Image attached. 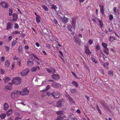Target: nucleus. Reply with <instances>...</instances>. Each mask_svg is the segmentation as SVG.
Instances as JSON below:
<instances>
[{
    "mask_svg": "<svg viewBox=\"0 0 120 120\" xmlns=\"http://www.w3.org/2000/svg\"><path fill=\"white\" fill-rule=\"evenodd\" d=\"M100 103L103 106L105 110H106L109 112L110 111V109L108 106L107 105L106 103L105 102L103 101H100Z\"/></svg>",
    "mask_w": 120,
    "mask_h": 120,
    "instance_id": "nucleus-1",
    "label": "nucleus"
},
{
    "mask_svg": "<svg viewBox=\"0 0 120 120\" xmlns=\"http://www.w3.org/2000/svg\"><path fill=\"white\" fill-rule=\"evenodd\" d=\"M85 53L89 55L91 54V52L88 48L85 47Z\"/></svg>",
    "mask_w": 120,
    "mask_h": 120,
    "instance_id": "nucleus-20",
    "label": "nucleus"
},
{
    "mask_svg": "<svg viewBox=\"0 0 120 120\" xmlns=\"http://www.w3.org/2000/svg\"><path fill=\"white\" fill-rule=\"evenodd\" d=\"M103 51L104 53L106 55L109 54V50L108 48H105L103 49Z\"/></svg>",
    "mask_w": 120,
    "mask_h": 120,
    "instance_id": "nucleus-23",
    "label": "nucleus"
},
{
    "mask_svg": "<svg viewBox=\"0 0 120 120\" xmlns=\"http://www.w3.org/2000/svg\"><path fill=\"white\" fill-rule=\"evenodd\" d=\"M68 119L69 120H77V119L73 114L69 116Z\"/></svg>",
    "mask_w": 120,
    "mask_h": 120,
    "instance_id": "nucleus-13",
    "label": "nucleus"
},
{
    "mask_svg": "<svg viewBox=\"0 0 120 120\" xmlns=\"http://www.w3.org/2000/svg\"><path fill=\"white\" fill-rule=\"evenodd\" d=\"M42 7L44 9L45 11H47L48 10V9L47 7L45 5H42Z\"/></svg>",
    "mask_w": 120,
    "mask_h": 120,
    "instance_id": "nucleus-36",
    "label": "nucleus"
},
{
    "mask_svg": "<svg viewBox=\"0 0 120 120\" xmlns=\"http://www.w3.org/2000/svg\"><path fill=\"white\" fill-rule=\"evenodd\" d=\"M113 11H114V12H115V13H116V7H114L113 8Z\"/></svg>",
    "mask_w": 120,
    "mask_h": 120,
    "instance_id": "nucleus-62",
    "label": "nucleus"
},
{
    "mask_svg": "<svg viewBox=\"0 0 120 120\" xmlns=\"http://www.w3.org/2000/svg\"><path fill=\"white\" fill-rule=\"evenodd\" d=\"M50 69L51 73H54L55 72V69L51 68Z\"/></svg>",
    "mask_w": 120,
    "mask_h": 120,
    "instance_id": "nucleus-42",
    "label": "nucleus"
},
{
    "mask_svg": "<svg viewBox=\"0 0 120 120\" xmlns=\"http://www.w3.org/2000/svg\"><path fill=\"white\" fill-rule=\"evenodd\" d=\"M63 117V116H62L61 115H59L57 117V119L55 120H61L62 119Z\"/></svg>",
    "mask_w": 120,
    "mask_h": 120,
    "instance_id": "nucleus-30",
    "label": "nucleus"
},
{
    "mask_svg": "<svg viewBox=\"0 0 120 120\" xmlns=\"http://www.w3.org/2000/svg\"><path fill=\"white\" fill-rule=\"evenodd\" d=\"M64 112L63 110H61L59 111H57L56 114L58 115H61L62 116H63V115H64Z\"/></svg>",
    "mask_w": 120,
    "mask_h": 120,
    "instance_id": "nucleus-17",
    "label": "nucleus"
},
{
    "mask_svg": "<svg viewBox=\"0 0 120 120\" xmlns=\"http://www.w3.org/2000/svg\"><path fill=\"white\" fill-rule=\"evenodd\" d=\"M103 64L104 67L105 68H108V66L109 65V64L108 62H106V63H103Z\"/></svg>",
    "mask_w": 120,
    "mask_h": 120,
    "instance_id": "nucleus-28",
    "label": "nucleus"
},
{
    "mask_svg": "<svg viewBox=\"0 0 120 120\" xmlns=\"http://www.w3.org/2000/svg\"><path fill=\"white\" fill-rule=\"evenodd\" d=\"M15 120H21V118L18 117L15 118Z\"/></svg>",
    "mask_w": 120,
    "mask_h": 120,
    "instance_id": "nucleus-59",
    "label": "nucleus"
},
{
    "mask_svg": "<svg viewBox=\"0 0 120 120\" xmlns=\"http://www.w3.org/2000/svg\"><path fill=\"white\" fill-rule=\"evenodd\" d=\"M76 19V18L75 17L73 18L72 19L71 24L74 28H75V26Z\"/></svg>",
    "mask_w": 120,
    "mask_h": 120,
    "instance_id": "nucleus-12",
    "label": "nucleus"
},
{
    "mask_svg": "<svg viewBox=\"0 0 120 120\" xmlns=\"http://www.w3.org/2000/svg\"><path fill=\"white\" fill-rule=\"evenodd\" d=\"M13 17V21H16L18 18V15L15 13H13L12 15Z\"/></svg>",
    "mask_w": 120,
    "mask_h": 120,
    "instance_id": "nucleus-18",
    "label": "nucleus"
},
{
    "mask_svg": "<svg viewBox=\"0 0 120 120\" xmlns=\"http://www.w3.org/2000/svg\"><path fill=\"white\" fill-rule=\"evenodd\" d=\"M16 41L15 40L12 43V46H14L15 45V44L16 43Z\"/></svg>",
    "mask_w": 120,
    "mask_h": 120,
    "instance_id": "nucleus-54",
    "label": "nucleus"
},
{
    "mask_svg": "<svg viewBox=\"0 0 120 120\" xmlns=\"http://www.w3.org/2000/svg\"><path fill=\"white\" fill-rule=\"evenodd\" d=\"M75 42L77 43L78 45H80V41L79 39L78 38H75Z\"/></svg>",
    "mask_w": 120,
    "mask_h": 120,
    "instance_id": "nucleus-25",
    "label": "nucleus"
},
{
    "mask_svg": "<svg viewBox=\"0 0 120 120\" xmlns=\"http://www.w3.org/2000/svg\"><path fill=\"white\" fill-rule=\"evenodd\" d=\"M15 63H13L12 64V68H11V70H12L13 69H14V67L15 66Z\"/></svg>",
    "mask_w": 120,
    "mask_h": 120,
    "instance_id": "nucleus-63",
    "label": "nucleus"
},
{
    "mask_svg": "<svg viewBox=\"0 0 120 120\" xmlns=\"http://www.w3.org/2000/svg\"><path fill=\"white\" fill-rule=\"evenodd\" d=\"M0 4L4 8H8L9 7L8 4L7 3L2 1L0 2Z\"/></svg>",
    "mask_w": 120,
    "mask_h": 120,
    "instance_id": "nucleus-10",
    "label": "nucleus"
},
{
    "mask_svg": "<svg viewBox=\"0 0 120 120\" xmlns=\"http://www.w3.org/2000/svg\"><path fill=\"white\" fill-rule=\"evenodd\" d=\"M72 83L74 84L77 87L78 85V83L75 81H73L72 82Z\"/></svg>",
    "mask_w": 120,
    "mask_h": 120,
    "instance_id": "nucleus-35",
    "label": "nucleus"
},
{
    "mask_svg": "<svg viewBox=\"0 0 120 120\" xmlns=\"http://www.w3.org/2000/svg\"><path fill=\"white\" fill-rule=\"evenodd\" d=\"M71 93H76L77 91L75 89H74L71 90Z\"/></svg>",
    "mask_w": 120,
    "mask_h": 120,
    "instance_id": "nucleus-38",
    "label": "nucleus"
},
{
    "mask_svg": "<svg viewBox=\"0 0 120 120\" xmlns=\"http://www.w3.org/2000/svg\"><path fill=\"white\" fill-rule=\"evenodd\" d=\"M5 88L7 90H10L11 89L10 87L9 86H5Z\"/></svg>",
    "mask_w": 120,
    "mask_h": 120,
    "instance_id": "nucleus-53",
    "label": "nucleus"
},
{
    "mask_svg": "<svg viewBox=\"0 0 120 120\" xmlns=\"http://www.w3.org/2000/svg\"><path fill=\"white\" fill-rule=\"evenodd\" d=\"M113 71H112L111 70L109 71L108 72V73L109 75L111 76H113Z\"/></svg>",
    "mask_w": 120,
    "mask_h": 120,
    "instance_id": "nucleus-34",
    "label": "nucleus"
},
{
    "mask_svg": "<svg viewBox=\"0 0 120 120\" xmlns=\"http://www.w3.org/2000/svg\"><path fill=\"white\" fill-rule=\"evenodd\" d=\"M52 86L54 88H59L61 87V85L56 82H53L51 84Z\"/></svg>",
    "mask_w": 120,
    "mask_h": 120,
    "instance_id": "nucleus-8",
    "label": "nucleus"
},
{
    "mask_svg": "<svg viewBox=\"0 0 120 120\" xmlns=\"http://www.w3.org/2000/svg\"><path fill=\"white\" fill-rule=\"evenodd\" d=\"M4 78L7 81H9L10 79V78L9 77L7 76L5 77Z\"/></svg>",
    "mask_w": 120,
    "mask_h": 120,
    "instance_id": "nucleus-50",
    "label": "nucleus"
},
{
    "mask_svg": "<svg viewBox=\"0 0 120 120\" xmlns=\"http://www.w3.org/2000/svg\"><path fill=\"white\" fill-rule=\"evenodd\" d=\"M52 77L55 80H58L59 79V76L58 74H53L52 75Z\"/></svg>",
    "mask_w": 120,
    "mask_h": 120,
    "instance_id": "nucleus-15",
    "label": "nucleus"
},
{
    "mask_svg": "<svg viewBox=\"0 0 120 120\" xmlns=\"http://www.w3.org/2000/svg\"><path fill=\"white\" fill-rule=\"evenodd\" d=\"M24 48L26 50H28L29 49V47L27 45H26L25 46Z\"/></svg>",
    "mask_w": 120,
    "mask_h": 120,
    "instance_id": "nucleus-60",
    "label": "nucleus"
},
{
    "mask_svg": "<svg viewBox=\"0 0 120 120\" xmlns=\"http://www.w3.org/2000/svg\"><path fill=\"white\" fill-rule=\"evenodd\" d=\"M92 61L94 62L95 63H98V61L96 60L95 59V58H93L92 59Z\"/></svg>",
    "mask_w": 120,
    "mask_h": 120,
    "instance_id": "nucleus-55",
    "label": "nucleus"
},
{
    "mask_svg": "<svg viewBox=\"0 0 120 120\" xmlns=\"http://www.w3.org/2000/svg\"><path fill=\"white\" fill-rule=\"evenodd\" d=\"M40 17L39 16V17H36V21L38 23H39L40 22Z\"/></svg>",
    "mask_w": 120,
    "mask_h": 120,
    "instance_id": "nucleus-33",
    "label": "nucleus"
},
{
    "mask_svg": "<svg viewBox=\"0 0 120 120\" xmlns=\"http://www.w3.org/2000/svg\"><path fill=\"white\" fill-rule=\"evenodd\" d=\"M99 7H100V11L102 15L104 14V7L102 5H100L99 6Z\"/></svg>",
    "mask_w": 120,
    "mask_h": 120,
    "instance_id": "nucleus-19",
    "label": "nucleus"
},
{
    "mask_svg": "<svg viewBox=\"0 0 120 120\" xmlns=\"http://www.w3.org/2000/svg\"><path fill=\"white\" fill-rule=\"evenodd\" d=\"M46 71L49 72L51 73L50 69L48 68L46 69Z\"/></svg>",
    "mask_w": 120,
    "mask_h": 120,
    "instance_id": "nucleus-64",
    "label": "nucleus"
},
{
    "mask_svg": "<svg viewBox=\"0 0 120 120\" xmlns=\"http://www.w3.org/2000/svg\"><path fill=\"white\" fill-rule=\"evenodd\" d=\"M5 49H6V51H9V47L7 46H5Z\"/></svg>",
    "mask_w": 120,
    "mask_h": 120,
    "instance_id": "nucleus-52",
    "label": "nucleus"
},
{
    "mask_svg": "<svg viewBox=\"0 0 120 120\" xmlns=\"http://www.w3.org/2000/svg\"><path fill=\"white\" fill-rule=\"evenodd\" d=\"M47 102L49 104H51L54 106L55 105V104L54 103L53 101H48Z\"/></svg>",
    "mask_w": 120,
    "mask_h": 120,
    "instance_id": "nucleus-39",
    "label": "nucleus"
},
{
    "mask_svg": "<svg viewBox=\"0 0 120 120\" xmlns=\"http://www.w3.org/2000/svg\"><path fill=\"white\" fill-rule=\"evenodd\" d=\"M71 72L72 74L74 76V77L76 78L77 79V77L76 76V74H75V73L72 72V71H71Z\"/></svg>",
    "mask_w": 120,
    "mask_h": 120,
    "instance_id": "nucleus-48",
    "label": "nucleus"
},
{
    "mask_svg": "<svg viewBox=\"0 0 120 120\" xmlns=\"http://www.w3.org/2000/svg\"><path fill=\"white\" fill-rule=\"evenodd\" d=\"M19 94L20 92L18 90H16L12 93L11 96L13 98H16L19 97Z\"/></svg>",
    "mask_w": 120,
    "mask_h": 120,
    "instance_id": "nucleus-2",
    "label": "nucleus"
},
{
    "mask_svg": "<svg viewBox=\"0 0 120 120\" xmlns=\"http://www.w3.org/2000/svg\"><path fill=\"white\" fill-rule=\"evenodd\" d=\"M27 65L30 66H32L33 64V63L31 61L28 60L27 62Z\"/></svg>",
    "mask_w": 120,
    "mask_h": 120,
    "instance_id": "nucleus-22",
    "label": "nucleus"
},
{
    "mask_svg": "<svg viewBox=\"0 0 120 120\" xmlns=\"http://www.w3.org/2000/svg\"><path fill=\"white\" fill-rule=\"evenodd\" d=\"M0 73L1 74H3L5 72V71L2 68H1L0 69Z\"/></svg>",
    "mask_w": 120,
    "mask_h": 120,
    "instance_id": "nucleus-46",
    "label": "nucleus"
},
{
    "mask_svg": "<svg viewBox=\"0 0 120 120\" xmlns=\"http://www.w3.org/2000/svg\"><path fill=\"white\" fill-rule=\"evenodd\" d=\"M32 55L34 57L36 58V59H39L38 57L36 55L34 54V53H32Z\"/></svg>",
    "mask_w": 120,
    "mask_h": 120,
    "instance_id": "nucleus-47",
    "label": "nucleus"
},
{
    "mask_svg": "<svg viewBox=\"0 0 120 120\" xmlns=\"http://www.w3.org/2000/svg\"><path fill=\"white\" fill-rule=\"evenodd\" d=\"M12 109H10L8 111H7L6 112L7 115L9 116L10 114H11L12 112Z\"/></svg>",
    "mask_w": 120,
    "mask_h": 120,
    "instance_id": "nucleus-27",
    "label": "nucleus"
},
{
    "mask_svg": "<svg viewBox=\"0 0 120 120\" xmlns=\"http://www.w3.org/2000/svg\"><path fill=\"white\" fill-rule=\"evenodd\" d=\"M89 44V45H91L93 42V41L91 39H90L88 41Z\"/></svg>",
    "mask_w": 120,
    "mask_h": 120,
    "instance_id": "nucleus-40",
    "label": "nucleus"
},
{
    "mask_svg": "<svg viewBox=\"0 0 120 120\" xmlns=\"http://www.w3.org/2000/svg\"><path fill=\"white\" fill-rule=\"evenodd\" d=\"M51 8L52 9H54L56 10V9L57 8L56 7V6L54 4L51 5Z\"/></svg>",
    "mask_w": 120,
    "mask_h": 120,
    "instance_id": "nucleus-31",
    "label": "nucleus"
},
{
    "mask_svg": "<svg viewBox=\"0 0 120 120\" xmlns=\"http://www.w3.org/2000/svg\"><path fill=\"white\" fill-rule=\"evenodd\" d=\"M40 69V68L38 66H37L36 67H32L31 70V71L34 72L37 70H39Z\"/></svg>",
    "mask_w": 120,
    "mask_h": 120,
    "instance_id": "nucleus-16",
    "label": "nucleus"
},
{
    "mask_svg": "<svg viewBox=\"0 0 120 120\" xmlns=\"http://www.w3.org/2000/svg\"><path fill=\"white\" fill-rule=\"evenodd\" d=\"M12 24L11 22H9L7 23V25L6 29L10 30L12 28Z\"/></svg>",
    "mask_w": 120,
    "mask_h": 120,
    "instance_id": "nucleus-14",
    "label": "nucleus"
},
{
    "mask_svg": "<svg viewBox=\"0 0 120 120\" xmlns=\"http://www.w3.org/2000/svg\"><path fill=\"white\" fill-rule=\"evenodd\" d=\"M9 15L10 16L12 15L13 13L12 9H9Z\"/></svg>",
    "mask_w": 120,
    "mask_h": 120,
    "instance_id": "nucleus-32",
    "label": "nucleus"
},
{
    "mask_svg": "<svg viewBox=\"0 0 120 120\" xmlns=\"http://www.w3.org/2000/svg\"><path fill=\"white\" fill-rule=\"evenodd\" d=\"M4 110H7L8 108L9 105L7 103H5L4 105Z\"/></svg>",
    "mask_w": 120,
    "mask_h": 120,
    "instance_id": "nucleus-24",
    "label": "nucleus"
},
{
    "mask_svg": "<svg viewBox=\"0 0 120 120\" xmlns=\"http://www.w3.org/2000/svg\"><path fill=\"white\" fill-rule=\"evenodd\" d=\"M19 26L18 24L17 23H15V25L14 27V28H19Z\"/></svg>",
    "mask_w": 120,
    "mask_h": 120,
    "instance_id": "nucleus-51",
    "label": "nucleus"
},
{
    "mask_svg": "<svg viewBox=\"0 0 120 120\" xmlns=\"http://www.w3.org/2000/svg\"><path fill=\"white\" fill-rule=\"evenodd\" d=\"M52 95L53 97L55 99L59 98L60 96V94L59 92L57 91L55 92H53L51 94Z\"/></svg>",
    "mask_w": 120,
    "mask_h": 120,
    "instance_id": "nucleus-5",
    "label": "nucleus"
},
{
    "mask_svg": "<svg viewBox=\"0 0 120 120\" xmlns=\"http://www.w3.org/2000/svg\"><path fill=\"white\" fill-rule=\"evenodd\" d=\"M96 106V109L98 110V111L100 113V114H101V112L98 106L97 105Z\"/></svg>",
    "mask_w": 120,
    "mask_h": 120,
    "instance_id": "nucleus-44",
    "label": "nucleus"
},
{
    "mask_svg": "<svg viewBox=\"0 0 120 120\" xmlns=\"http://www.w3.org/2000/svg\"><path fill=\"white\" fill-rule=\"evenodd\" d=\"M99 71L100 72H101L104 75L105 74L104 70L103 69H100L99 70Z\"/></svg>",
    "mask_w": 120,
    "mask_h": 120,
    "instance_id": "nucleus-43",
    "label": "nucleus"
},
{
    "mask_svg": "<svg viewBox=\"0 0 120 120\" xmlns=\"http://www.w3.org/2000/svg\"><path fill=\"white\" fill-rule=\"evenodd\" d=\"M13 33L14 34H20L19 32L17 30H15V31H14Z\"/></svg>",
    "mask_w": 120,
    "mask_h": 120,
    "instance_id": "nucleus-49",
    "label": "nucleus"
},
{
    "mask_svg": "<svg viewBox=\"0 0 120 120\" xmlns=\"http://www.w3.org/2000/svg\"><path fill=\"white\" fill-rule=\"evenodd\" d=\"M102 45L105 48H107V45L106 43H102Z\"/></svg>",
    "mask_w": 120,
    "mask_h": 120,
    "instance_id": "nucleus-37",
    "label": "nucleus"
},
{
    "mask_svg": "<svg viewBox=\"0 0 120 120\" xmlns=\"http://www.w3.org/2000/svg\"><path fill=\"white\" fill-rule=\"evenodd\" d=\"M113 19V16L112 15H110L109 16V19L110 20H112Z\"/></svg>",
    "mask_w": 120,
    "mask_h": 120,
    "instance_id": "nucleus-58",
    "label": "nucleus"
},
{
    "mask_svg": "<svg viewBox=\"0 0 120 120\" xmlns=\"http://www.w3.org/2000/svg\"><path fill=\"white\" fill-rule=\"evenodd\" d=\"M10 64L9 60H7L5 62V65L6 67L7 68H8Z\"/></svg>",
    "mask_w": 120,
    "mask_h": 120,
    "instance_id": "nucleus-21",
    "label": "nucleus"
},
{
    "mask_svg": "<svg viewBox=\"0 0 120 120\" xmlns=\"http://www.w3.org/2000/svg\"><path fill=\"white\" fill-rule=\"evenodd\" d=\"M60 19L63 22L65 23H67L68 21V19L67 18L65 17L64 16L63 17H61Z\"/></svg>",
    "mask_w": 120,
    "mask_h": 120,
    "instance_id": "nucleus-11",
    "label": "nucleus"
},
{
    "mask_svg": "<svg viewBox=\"0 0 120 120\" xmlns=\"http://www.w3.org/2000/svg\"><path fill=\"white\" fill-rule=\"evenodd\" d=\"M19 92L20 94L22 96L27 94L29 93V91L26 88L22 89L21 91Z\"/></svg>",
    "mask_w": 120,
    "mask_h": 120,
    "instance_id": "nucleus-4",
    "label": "nucleus"
},
{
    "mask_svg": "<svg viewBox=\"0 0 120 120\" xmlns=\"http://www.w3.org/2000/svg\"><path fill=\"white\" fill-rule=\"evenodd\" d=\"M65 96L70 103L72 104L75 103V101L68 93L66 94H65Z\"/></svg>",
    "mask_w": 120,
    "mask_h": 120,
    "instance_id": "nucleus-6",
    "label": "nucleus"
},
{
    "mask_svg": "<svg viewBox=\"0 0 120 120\" xmlns=\"http://www.w3.org/2000/svg\"><path fill=\"white\" fill-rule=\"evenodd\" d=\"M96 49L98 50L100 49V47L99 45H97L96 46Z\"/></svg>",
    "mask_w": 120,
    "mask_h": 120,
    "instance_id": "nucleus-56",
    "label": "nucleus"
},
{
    "mask_svg": "<svg viewBox=\"0 0 120 120\" xmlns=\"http://www.w3.org/2000/svg\"><path fill=\"white\" fill-rule=\"evenodd\" d=\"M46 46L48 49H50L51 48L50 45L49 44H47Z\"/></svg>",
    "mask_w": 120,
    "mask_h": 120,
    "instance_id": "nucleus-57",
    "label": "nucleus"
},
{
    "mask_svg": "<svg viewBox=\"0 0 120 120\" xmlns=\"http://www.w3.org/2000/svg\"><path fill=\"white\" fill-rule=\"evenodd\" d=\"M29 70L27 68L22 71L21 73L22 76H25L27 75L29 72Z\"/></svg>",
    "mask_w": 120,
    "mask_h": 120,
    "instance_id": "nucleus-7",
    "label": "nucleus"
},
{
    "mask_svg": "<svg viewBox=\"0 0 120 120\" xmlns=\"http://www.w3.org/2000/svg\"><path fill=\"white\" fill-rule=\"evenodd\" d=\"M53 21L56 24L57 23V20L56 19H54Z\"/></svg>",
    "mask_w": 120,
    "mask_h": 120,
    "instance_id": "nucleus-61",
    "label": "nucleus"
},
{
    "mask_svg": "<svg viewBox=\"0 0 120 120\" xmlns=\"http://www.w3.org/2000/svg\"><path fill=\"white\" fill-rule=\"evenodd\" d=\"M64 100L62 99L59 100L56 102V106L60 107L62 106L64 103Z\"/></svg>",
    "mask_w": 120,
    "mask_h": 120,
    "instance_id": "nucleus-9",
    "label": "nucleus"
},
{
    "mask_svg": "<svg viewBox=\"0 0 120 120\" xmlns=\"http://www.w3.org/2000/svg\"><path fill=\"white\" fill-rule=\"evenodd\" d=\"M99 24L100 25V26L102 27L103 26V23L102 21L101 20H99Z\"/></svg>",
    "mask_w": 120,
    "mask_h": 120,
    "instance_id": "nucleus-45",
    "label": "nucleus"
},
{
    "mask_svg": "<svg viewBox=\"0 0 120 120\" xmlns=\"http://www.w3.org/2000/svg\"><path fill=\"white\" fill-rule=\"evenodd\" d=\"M50 87L49 85H48L47 86V87L46 88V89L44 91H43V92H44L46 91H47L50 88Z\"/></svg>",
    "mask_w": 120,
    "mask_h": 120,
    "instance_id": "nucleus-41",
    "label": "nucleus"
},
{
    "mask_svg": "<svg viewBox=\"0 0 120 120\" xmlns=\"http://www.w3.org/2000/svg\"><path fill=\"white\" fill-rule=\"evenodd\" d=\"M22 47L21 46H20L18 47V51L19 53H21L22 52Z\"/></svg>",
    "mask_w": 120,
    "mask_h": 120,
    "instance_id": "nucleus-26",
    "label": "nucleus"
},
{
    "mask_svg": "<svg viewBox=\"0 0 120 120\" xmlns=\"http://www.w3.org/2000/svg\"><path fill=\"white\" fill-rule=\"evenodd\" d=\"M6 116V114L5 113H2L0 115V117L2 119H4Z\"/></svg>",
    "mask_w": 120,
    "mask_h": 120,
    "instance_id": "nucleus-29",
    "label": "nucleus"
},
{
    "mask_svg": "<svg viewBox=\"0 0 120 120\" xmlns=\"http://www.w3.org/2000/svg\"><path fill=\"white\" fill-rule=\"evenodd\" d=\"M14 81L13 83H14L16 84H20L22 81V79L20 78L19 77H16L13 78Z\"/></svg>",
    "mask_w": 120,
    "mask_h": 120,
    "instance_id": "nucleus-3",
    "label": "nucleus"
}]
</instances>
